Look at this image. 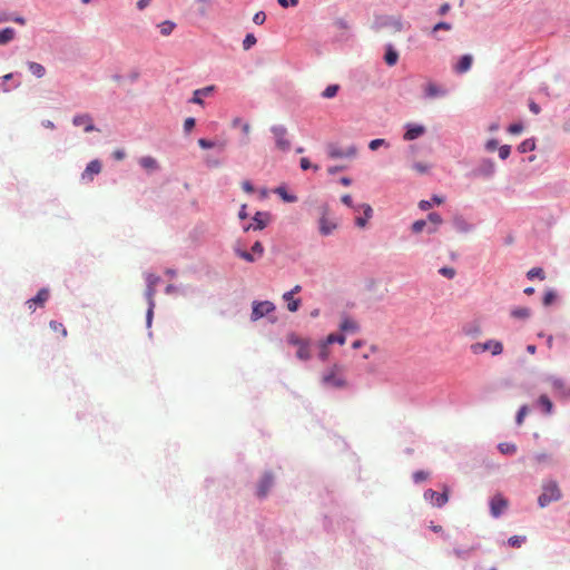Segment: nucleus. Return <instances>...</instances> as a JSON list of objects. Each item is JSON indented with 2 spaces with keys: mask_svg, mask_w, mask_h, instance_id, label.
I'll use <instances>...</instances> for the list:
<instances>
[{
  "mask_svg": "<svg viewBox=\"0 0 570 570\" xmlns=\"http://www.w3.org/2000/svg\"><path fill=\"white\" fill-rule=\"evenodd\" d=\"M287 342L298 347L301 346V344L305 343L306 340L298 337L296 334H289L287 337Z\"/></svg>",
  "mask_w": 570,
  "mask_h": 570,
  "instance_id": "43",
  "label": "nucleus"
},
{
  "mask_svg": "<svg viewBox=\"0 0 570 570\" xmlns=\"http://www.w3.org/2000/svg\"><path fill=\"white\" fill-rule=\"evenodd\" d=\"M511 147L509 145H503L499 148V157L501 159H507L510 156Z\"/></svg>",
  "mask_w": 570,
  "mask_h": 570,
  "instance_id": "47",
  "label": "nucleus"
},
{
  "mask_svg": "<svg viewBox=\"0 0 570 570\" xmlns=\"http://www.w3.org/2000/svg\"><path fill=\"white\" fill-rule=\"evenodd\" d=\"M357 149L355 146H350L346 149H341L340 147L335 145H330L327 147V154L330 158L336 159V158H353L356 156Z\"/></svg>",
  "mask_w": 570,
  "mask_h": 570,
  "instance_id": "8",
  "label": "nucleus"
},
{
  "mask_svg": "<svg viewBox=\"0 0 570 570\" xmlns=\"http://www.w3.org/2000/svg\"><path fill=\"white\" fill-rule=\"evenodd\" d=\"M242 188L245 193L252 194L254 191V187L250 181L244 180L242 183Z\"/></svg>",
  "mask_w": 570,
  "mask_h": 570,
  "instance_id": "63",
  "label": "nucleus"
},
{
  "mask_svg": "<svg viewBox=\"0 0 570 570\" xmlns=\"http://www.w3.org/2000/svg\"><path fill=\"white\" fill-rule=\"evenodd\" d=\"M508 508V500L502 494H495L490 501L491 514L494 518L500 517Z\"/></svg>",
  "mask_w": 570,
  "mask_h": 570,
  "instance_id": "10",
  "label": "nucleus"
},
{
  "mask_svg": "<svg viewBox=\"0 0 570 570\" xmlns=\"http://www.w3.org/2000/svg\"><path fill=\"white\" fill-rule=\"evenodd\" d=\"M215 90V86H207L200 89H196L193 94V98L190 99V102L196 105H204V97H207L212 95Z\"/></svg>",
  "mask_w": 570,
  "mask_h": 570,
  "instance_id": "17",
  "label": "nucleus"
},
{
  "mask_svg": "<svg viewBox=\"0 0 570 570\" xmlns=\"http://www.w3.org/2000/svg\"><path fill=\"white\" fill-rule=\"evenodd\" d=\"M535 149V141L534 139H525L518 146V150L522 154L532 151Z\"/></svg>",
  "mask_w": 570,
  "mask_h": 570,
  "instance_id": "30",
  "label": "nucleus"
},
{
  "mask_svg": "<svg viewBox=\"0 0 570 570\" xmlns=\"http://www.w3.org/2000/svg\"><path fill=\"white\" fill-rule=\"evenodd\" d=\"M561 499V491L556 481H548L542 485V493L538 499V503L541 508L547 507L553 501Z\"/></svg>",
  "mask_w": 570,
  "mask_h": 570,
  "instance_id": "2",
  "label": "nucleus"
},
{
  "mask_svg": "<svg viewBox=\"0 0 570 570\" xmlns=\"http://www.w3.org/2000/svg\"><path fill=\"white\" fill-rule=\"evenodd\" d=\"M50 328L57 333H60L62 337H66L67 336V330L66 327L63 326V324L57 322V321H51L50 324H49Z\"/></svg>",
  "mask_w": 570,
  "mask_h": 570,
  "instance_id": "36",
  "label": "nucleus"
},
{
  "mask_svg": "<svg viewBox=\"0 0 570 570\" xmlns=\"http://www.w3.org/2000/svg\"><path fill=\"white\" fill-rule=\"evenodd\" d=\"M328 354H330L328 344L323 342L322 345H321V351H320L321 360L325 361L328 357Z\"/></svg>",
  "mask_w": 570,
  "mask_h": 570,
  "instance_id": "57",
  "label": "nucleus"
},
{
  "mask_svg": "<svg viewBox=\"0 0 570 570\" xmlns=\"http://www.w3.org/2000/svg\"><path fill=\"white\" fill-rule=\"evenodd\" d=\"M556 298V294L552 292V291H549L544 294L543 296V304L546 306H549L550 304H552V302L554 301Z\"/></svg>",
  "mask_w": 570,
  "mask_h": 570,
  "instance_id": "54",
  "label": "nucleus"
},
{
  "mask_svg": "<svg viewBox=\"0 0 570 570\" xmlns=\"http://www.w3.org/2000/svg\"><path fill=\"white\" fill-rule=\"evenodd\" d=\"M361 208H363L364 210V217H366V219H370L373 214L372 207L368 204H363L361 205Z\"/></svg>",
  "mask_w": 570,
  "mask_h": 570,
  "instance_id": "62",
  "label": "nucleus"
},
{
  "mask_svg": "<svg viewBox=\"0 0 570 570\" xmlns=\"http://www.w3.org/2000/svg\"><path fill=\"white\" fill-rule=\"evenodd\" d=\"M49 298V291L47 288H41L38 294L28 299L27 301V306L28 308L33 312L36 309L37 306H40L42 307L45 305V303L48 301Z\"/></svg>",
  "mask_w": 570,
  "mask_h": 570,
  "instance_id": "11",
  "label": "nucleus"
},
{
  "mask_svg": "<svg viewBox=\"0 0 570 570\" xmlns=\"http://www.w3.org/2000/svg\"><path fill=\"white\" fill-rule=\"evenodd\" d=\"M158 28L163 36H169L173 32V30L175 29V23L169 20H166V21H163L161 23H159Z\"/></svg>",
  "mask_w": 570,
  "mask_h": 570,
  "instance_id": "31",
  "label": "nucleus"
},
{
  "mask_svg": "<svg viewBox=\"0 0 570 570\" xmlns=\"http://www.w3.org/2000/svg\"><path fill=\"white\" fill-rule=\"evenodd\" d=\"M425 131H426V129L422 125L407 124L406 131H405L403 138H404V140L411 141V140L417 139L419 137L424 135Z\"/></svg>",
  "mask_w": 570,
  "mask_h": 570,
  "instance_id": "12",
  "label": "nucleus"
},
{
  "mask_svg": "<svg viewBox=\"0 0 570 570\" xmlns=\"http://www.w3.org/2000/svg\"><path fill=\"white\" fill-rule=\"evenodd\" d=\"M384 60L389 66H394L397 62L399 53L392 48V46L387 47Z\"/></svg>",
  "mask_w": 570,
  "mask_h": 570,
  "instance_id": "26",
  "label": "nucleus"
},
{
  "mask_svg": "<svg viewBox=\"0 0 570 570\" xmlns=\"http://www.w3.org/2000/svg\"><path fill=\"white\" fill-rule=\"evenodd\" d=\"M75 126H82L86 132L94 131L96 128L92 122V118L88 114L76 115L72 119Z\"/></svg>",
  "mask_w": 570,
  "mask_h": 570,
  "instance_id": "13",
  "label": "nucleus"
},
{
  "mask_svg": "<svg viewBox=\"0 0 570 570\" xmlns=\"http://www.w3.org/2000/svg\"><path fill=\"white\" fill-rule=\"evenodd\" d=\"M266 20V14L264 11H258L254 14L253 21L256 24H263Z\"/></svg>",
  "mask_w": 570,
  "mask_h": 570,
  "instance_id": "49",
  "label": "nucleus"
},
{
  "mask_svg": "<svg viewBox=\"0 0 570 570\" xmlns=\"http://www.w3.org/2000/svg\"><path fill=\"white\" fill-rule=\"evenodd\" d=\"M28 68L37 78H42L46 73L45 67L38 62H29Z\"/></svg>",
  "mask_w": 570,
  "mask_h": 570,
  "instance_id": "28",
  "label": "nucleus"
},
{
  "mask_svg": "<svg viewBox=\"0 0 570 570\" xmlns=\"http://www.w3.org/2000/svg\"><path fill=\"white\" fill-rule=\"evenodd\" d=\"M424 92L428 98L442 97L446 95V90L434 82L426 83Z\"/></svg>",
  "mask_w": 570,
  "mask_h": 570,
  "instance_id": "20",
  "label": "nucleus"
},
{
  "mask_svg": "<svg viewBox=\"0 0 570 570\" xmlns=\"http://www.w3.org/2000/svg\"><path fill=\"white\" fill-rule=\"evenodd\" d=\"M384 145H386V141L384 139L377 138V139H373L370 142L368 147L371 150H376L379 147L384 146Z\"/></svg>",
  "mask_w": 570,
  "mask_h": 570,
  "instance_id": "52",
  "label": "nucleus"
},
{
  "mask_svg": "<svg viewBox=\"0 0 570 570\" xmlns=\"http://www.w3.org/2000/svg\"><path fill=\"white\" fill-rule=\"evenodd\" d=\"M287 302V308L289 312H296L301 305V299L298 298H294V296L292 298H289V301H286Z\"/></svg>",
  "mask_w": 570,
  "mask_h": 570,
  "instance_id": "42",
  "label": "nucleus"
},
{
  "mask_svg": "<svg viewBox=\"0 0 570 570\" xmlns=\"http://www.w3.org/2000/svg\"><path fill=\"white\" fill-rule=\"evenodd\" d=\"M195 127V119L193 117L186 118L184 121V130L189 132Z\"/></svg>",
  "mask_w": 570,
  "mask_h": 570,
  "instance_id": "58",
  "label": "nucleus"
},
{
  "mask_svg": "<svg viewBox=\"0 0 570 570\" xmlns=\"http://www.w3.org/2000/svg\"><path fill=\"white\" fill-rule=\"evenodd\" d=\"M345 336L342 335V334H334V333H331L330 335H327L326 340L324 341L326 344H334V343H338L341 345L345 344Z\"/></svg>",
  "mask_w": 570,
  "mask_h": 570,
  "instance_id": "33",
  "label": "nucleus"
},
{
  "mask_svg": "<svg viewBox=\"0 0 570 570\" xmlns=\"http://www.w3.org/2000/svg\"><path fill=\"white\" fill-rule=\"evenodd\" d=\"M430 166L423 163H415L413 165V169L419 174H426L429 171Z\"/></svg>",
  "mask_w": 570,
  "mask_h": 570,
  "instance_id": "48",
  "label": "nucleus"
},
{
  "mask_svg": "<svg viewBox=\"0 0 570 570\" xmlns=\"http://www.w3.org/2000/svg\"><path fill=\"white\" fill-rule=\"evenodd\" d=\"M340 330L345 333H356L360 331V325L353 318L344 316L340 324Z\"/></svg>",
  "mask_w": 570,
  "mask_h": 570,
  "instance_id": "21",
  "label": "nucleus"
},
{
  "mask_svg": "<svg viewBox=\"0 0 570 570\" xmlns=\"http://www.w3.org/2000/svg\"><path fill=\"white\" fill-rule=\"evenodd\" d=\"M498 448L502 454H514L517 452V446L513 443H500Z\"/></svg>",
  "mask_w": 570,
  "mask_h": 570,
  "instance_id": "34",
  "label": "nucleus"
},
{
  "mask_svg": "<svg viewBox=\"0 0 570 570\" xmlns=\"http://www.w3.org/2000/svg\"><path fill=\"white\" fill-rule=\"evenodd\" d=\"M299 165H301V168H302L303 170H307V169H309V168H313L314 170H318V166H317V165L312 166V164H311L309 159H308V158H306V157H303V158L301 159Z\"/></svg>",
  "mask_w": 570,
  "mask_h": 570,
  "instance_id": "46",
  "label": "nucleus"
},
{
  "mask_svg": "<svg viewBox=\"0 0 570 570\" xmlns=\"http://www.w3.org/2000/svg\"><path fill=\"white\" fill-rule=\"evenodd\" d=\"M159 281L160 277L155 274L149 273L146 275L147 288L145 295L147 301H151V298H154L156 294V286L159 283Z\"/></svg>",
  "mask_w": 570,
  "mask_h": 570,
  "instance_id": "16",
  "label": "nucleus"
},
{
  "mask_svg": "<svg viewBox=\"0 0 570 570\" xmlns=\"http://www.w3.org/2000/svg\"><path fill=\"white\" fill-rule=\"evenodd\" d=\"M429 476V473L424 472V471H416L414 474H413V479L415 482H422V481H425Z\"/></svg>",
  "mask_w": 570,
  "mask_h": 570,
  "instance_id": "56",
  "label": "nucleus"
},
{
  "mask_svg": "<svg viewBox=\"0 0 570 570\" xmlns=\"http://www.w3.org/2000/svg\"><path fill=\"white\" fill-rule=\"evenodd\" d=\"M234 252L239 258H242L248 263H253L257 258H261L263 256L264 246L261 242H255L250 248V252H247L246 249L242 248L239 245H236L234 247Z\"/></svg>",
  "mask_w": 570,
  "mask_h": 570,
  "instance_id": "4",
  "label": "nucleus"
},
{
  "mask_svg": "<svg viewBox=\"0 0 570 570\" xmlns=\"http://www.w3.org/2000/svg\"><path fill=\"white\" fill-rule=\"evenodd\" d=\"M451 29H452V26L450 23H448V22H439V23H436L433 27L432 32L434 33V32H436L439 30H446V31H449Z\"/></svg>",
  "mask_w": 570,
  "mask_h": 570,
  "instance_id": "53",
  "label": "nucleus"
},
{
  "mask_svg": "<svg viewBox=\"0 0 570 570\" xmlns=\"http://www.w3.org/2000/svg\"><path fill=\"white\" fill-rule=\"evenodd\" d=\"M425 226H426V222L425 220H423V219L415 220L412 224V232L415 233V234H419V233H421L424 229Z\"/></svg>",
  "mask_w": 570,
  "mask_h": 570,
  "instance_id": "41",
  "label": "nucleus"
},
{
  "mask_svg": "<svg viewBox=\"0 0 570 570\" xmlns=\"http://www.w3.org/2000/svg\"><path fill=\"white\" fill-rule=\"evenodd\" d=\"M338 89H340L338 85H330L322 92V97L326 98V99L333 98V97H335L337 95Z\"/></svg>",
  "mask_w": 570,
  "mask_h": 570,
  "instance_id": "35",
  "label": "nucleus"
},
{
  "mask_svg": "<svg viewBox=\"0 0 570 570\" xmlns=\"http://www.w3.org/2000/svg\"><path fill=\"white\" fill-rule=\"evenodd\" d=\"M530 309L528 307H518L511 311V316L514 318H528L530 316Z\"/></svg>",
  "mask_w": 570,
  "mask_h": 570,
  "instance_id": "32",
  "label": "nucleus"
},
{
  "mask_svg": "<svg viewBox=\"0 0 570 570\" xmlns=\"http://www.w3.org/2000/svg\"><path fill=\"white\" fill-rule=\"evenodd\" d=\"M302 289L301 285H295L291 291L283 294L284 301H289L295 294L299 293Z\"/></svg>",
  "mask_w": 570,
  "mask_h": 570,
  "instance_id": "45",
  "label": "nucleus"
},
{
  "mask_svg": "<svg viewBox=\"0 0 570 570\" xmlns=\"http://www.w3.org/2000/svg\"><path fill=\"white\" fill-rule=\"evenodd\" d=\"M509 544L513 548H520L525 542L524 535H513L508 540Z\"/></svg>",
  "mask_w": 570,
  "mask_h": 570,
  "instance_id": "37",
  "label": "nucleus"
},
{
  "mask_svg": "<svg viewBox=\"0 0 570 570\" xmlns=\"http://www.w3.org/2000/svg\"><path fill=\"white\" fill-rule=\"evenodd\" d=\"M256 42H257L256 37L253 33L246 35V37L243 41L244 50L250 49Z\"/></svg>",
  "mask_w": 570,
  "mask_h": 570,
  "instance_id": "39",
  "label": "nucleus"
},
{
  "mask_svg": "<svg viewBox=\"0 0 570 570\" xmlns=\"http://www.w3.org/2000/svg\"><path fill=\"white\" fill-rule=\"evenodd\" d=\"M428 219L430 223L434 224L435 226H439L443 223L442 217L438 213H430L428 215Z\"/></svg>",
  "mask_w": 570,
  "mask_h": 570,
  "instance_id": "44",
  "label": "nucleus"
},
{
  "mask_svg": "<svg viewBox=\"0 0 570 570\" xmlns=\"http://www.w3.org/2000/svg\"><path fill=\"white\" fill-rule=\"evenodd\" d=\"M528 412H529V407L527 405H522L519 409V411L517 413V417H515V422L518 425H521L523 423V420L527 416Z\"/></svg>",
  "mask_w": 570,
  "mask_h": 570,
  "instance_id": "40",
  "label": "nucleus"
},
{
  "mask_svg": "<svg viewBox=\"0 0 570 570\" xmlns=\"http://www.w3.org/2000/svg\"><path fill=\"white\" fill-rule=\"evenodd\" d=\"M538 404L542 407V410L546 414L552 413V409H553L552 402L546 394H542L539 396Z\"/></svg>",
  "mask_w": 570,
  "mask_h": 570,
  "instance_id": "25",
  "label": "nucleus"
},
{
  "mask_svg": "<svg viewBox=\"0 0 570 570\" xmlns=\"http://www.w3.org/2000/svg\"><path fill=\"white\" fill-rule=\"evenodd\" d=\"M498 148L497 139H489L485 144V149L490 153L494 151Z\"/></svg>",
  "mask_w": 570,
  "mask_h": 570,
  "instance_id": "60",
  "label": "nucleus"
},
{
  "mask_svg": "<svg viewBox=\"0 0 570 570\" xmlns=\"http://www.w3.org/2000/svg\"><path fill=\"white\" fill-rule=\"evenodd\" d=\"M275 193L286 203H295L297 197L287 193L285 187H277Z\"/></svg>",
  "mask_w": 570,
  "mask_h": 570,
  "instance_id": "29",
  "label": "nucleus"
},
{
  "mask_svg": "<svg viewBox=\"0 0 570 570\" xmlns=\"http://www.w3.org/2000/svg\"><path fill=\"white\" fill-rule=\"evenodd\" d=\"M470 350L473 354L478 355L484 352H490L491 355L497 356L502 354L503 344L497 340H489L487 342H478L470 346Z\"/></svg>",
  "mask_w": 570,
  "mask_h": 570,
  "instance_id": "3",
  "label": "nucleus"
},
{
  "mask_svg": "<svg viewBox=\"0 0 570 570\" xmlns=\"http://www.w3.org/2000/svg\"><path fill=\"white\" fill-rule=\"evenodd\" d=\"M297 358L302 361H307L311 358V350H309V343L306 341L305 343L301 344V346L297 347L296 352Z\"/></svg>",
  "mask_w": 570,
  "mask_h": 570,
  "instance_id": "24",
  "label": "nucleus"
},
{
  "mask_svg": "<svg viewBox=\"0 0 570 570\" xmlns=\"http://www.w3.org/2000/svg\"><path fill=\"white\" fill-rule=\"evenodd\" d=\"M425 500L430 501L433 507L441 508L443 507L448 500V491L444 490L442 493H439L432 489H429L424 492Z\"/></svg>",
  "mask_w": 570,
  "mask_h": 570,
  "instance_id": "9",
  "label": "nucleus"
},
{
  "mask_svg": "<svg viewBox=\"0 0 570 570\" xmlns=\"http://www.w3.org/2000/svg\"><path fill=\"white\" fill-rule=\"evenodd\" d=\"M527 276L529 279H533L534 277H538L540 279H544V273H543V269L540 268V267H534V268H531L528 273H527Z\"/></svg>",
  "mask_w": 570,
  "mask_h": 570,
  "instance_id": "38",
  "label": "nucleus"
},
{
  "mask_svg": "<svg viewBox=\"0 0 570 570\" xmlns=\"http://www.w3.org/2000/svg\"><path fill=\"white\" fill-rule=\"evenodd\" d=\"M16 31L13 28H4L0 30V45H6L14 38Z\"/></svg>",
  "mask_w": 570,
  "mask_h": 570,
  "instance_id": "27",
  "label": "nucleus"
},
{
  "mask_svg": "<svg viewBox=\"0 0 570 570\" xmlns=\"http://www.w3.org/2000/svg\"><path fill=\"white\" fill-rule=\"evenodd\" d=\"M336 229V224L330 220L326 216V209L323 216L320 218V232L322 235L327 236Z\"/></svg>",
  "mask_w": 570,
  "mask_h": 570,
  "instance_id": "19",
  "label": "nucleus"
},
{
  "mask_svg": "<svg viewBox=\"0 0 570 570\" xmlns=\"http://www.w3.org/2000/svg\"><path fill=\"white\" fill-rule=\"evenodd\" d=\"M322 384L327 387L344 389L347 386V381L344 375V367L340 364H333L322 375Z\"/></svg>",
  "mask_w": 570,
  "mask_h": 570,
  "instance_id": "1",
  "label": "nucleus"
},
{
  "mask_svg": "<svg viewBox=\"0 0 570 570\" xmlns=\"http://www.w3.org/2000/svg\"><path fill=\"white\" fill-rule=\"evenodd\" d=\"M274 311H275V305L269 301L254 302L250 320L253 322H256L259 318L271 314Z\"/></svg>",
  "mask_w": 570,
  "mask_h": 570,
  "instance_id": "6",
  "label": "nucleus"
},
{
  "mask_svg": "<svg viewBox=\"0 0 570 570\" xmlns=\"http://www.w3.org/2000/svg\"><path fill=\"white\" fill-rule=\"evenodd\" d=\"M473 62V58L471 55H464L461 57L456 66L454 67L455 72L458 73H464L466 72Z\"/></svg>",
  "mask_w": 570,
  "mask_h": 570,
  "instance_id": "22",
  "label": "nucleus"
},
{
  "mask_svg": "<svg viewBox=\"0 0 570 570\" xmlns=\"http://www.w3.org/2000/svg\"><path fill=\"white\" fill-rule=\"evenodd\" d=\"M139 164L142 168L147 170H156L158 168V163L154 157L145 156L139 159Z\"/></svg>",
  "mask_w": 570,
  "mask_h": 570,
  "instance_id": "23",
  "label": "nucleus"
},
{
  "mask_svg": "<svg viewBox=\"0 0 570 570\" xmlns=\"http://www.w3.org/2000/svg\"><path fill=\"white\" fill-rule=\"evenodd\" d=\"M439 273L448 278H453L455 276V271L452 267H442Z\"/></svg>",
  "mask_w": 570,
  "mask_h": 570,
  "instance_id": "50",
  "label": "nucleus"
},
{
  "mask_svg": "<svg viewBox=\"0 0 570 570\" xmlns=\"http://www.w3.org/2000/svg\"><path fill=\"white\" fill-rule=\"evenodd\" d=\"M198 145L203 149H209V148L215 147V142H213V141H210L208 139H205V138L198 139Z\"/></svg>",
  "mask_w": 570,
  "mask_h": 570,
  "instance_id": "55",
  "label": "nucleus"
},
{
  "mask_svg": "<svg viewBox=\"0 0 570 570\" xmlns=\"http://www.w3.org/2000/svg\"><path fill=\"white\" fill-rule=\"evenodd\" d=\"M522 130H523L522 124H512L508 127V131L512 135H518V134L522 132Z\"/></svg>",
  "mask_w": 570,
  "mask_h": 570,
  "instance_id": "51",
  "label": "nucleus"
},
{
  "mask_svg": "<svg viewBox=\"0 0 570 570\" xmlns=\"http://www.w3.org/2000/svg\"><path fill=\"white\" fill-rule=\"evenodd\" d=\"M433 205V202H429V200H421L419 203V208L422 209V210H429Z\"/></svg>",
  "mask_w": 570,
  "mask_h": 570,
  "instance_id": "64",
  "label": "nucleus"
},
{
  "mask_svg": "<svg viewBox=\"0 0 570 570\" xmlns=\"http://www.w3.org/2000/svg\"><path fill=\"white\" fill-rule=\"evenodd\" d=\"M271 130L274 135V138L276 141V147L282 151L289 150L291 141L287 138V129L282 125H277V126H273L271 128Z\"/></svg>",
  "mask_w": 570,
  "mask_h": 570,
  "instance_id": "5",
  "label": "nucleus"
},
{
  "mask_svg": "<svg viewBox=\"0 0 570 570\" xmlns=\"http://www.w3.org/2000/svg\"><path fill=\"white\" fill-rule=\"evenodd\" d=\"M254 223L245 228V230L254 229L261 230L264 229L269 220V215L267 213L257 212L253 218Z\"/></svg>",
  "mask_w": 570,
  "mask_h": 570,
  "instance_id": "15",
  "label": "nucleus"
},
{
  "mask_svg": "<svg viewBox=\"0 0 570 570\" xmlns=\"http://www.w3.org/2000/svg\"><path fill=\"white\" fill-rule=\"evenodd\" d=\"M550 460V455L548 453H539L534 456V461L538 464H541L543 462H548Z\"/></svg>",
  "mask_w": 570,
  "mask_h": 570,
  "instance_id": "59",
  "label": "nucleus"
},
{
  "mask_svg": "<svg viewBox=\"0 0 570 570\" xmlns=\"http://www.w3.org/2000/svg\"><path fill=\"white\" fill-rule=\"evenodd\" d=\"M278 3L283 7V8H287V7H296L298 4V0H277Z\"/></svg>",
  "mask_w": 570,
  "mask_h": 570,
  "instance_id": "61",
  "label": "nucleus"
},
{
  "mask_svg": "<svg viewBox=\"0 0 570 570\" xmlns=\"http://www.w3.org/2000/svg\"><path fill=\"white\" fill-rule=\"evenodd\" d=\"M274 483V476L272 473H265L261 479L257 487V495L259 498H265Z\"/></svg>",
  "mask_w": 570,
  "mask_h": 570,
  "instance_id": "14",
  "label": "nucleus"
},
{
  "mask_svg": "<svg viewBox=\"0 0 570 570\" xmlns=\"http://www.w3.org/2000/svg\"><path fill=\"white\" fill-rule=\"evenodd\" d=\"M101 171V164L99 160H91L85 171L82 173V179L92 180L95 175H98Z\"/></svg>",
  "mask_w": 570,
  "mask_h": 570,
  "instance_id": "18",
  "label": "nucleus"
},
{
  "mask_svg": "<svg viewBox=\"0 0 570 570\" xmlns=\"http://www.w3.org/2000/svg\"><path fill=\"white\" fill-rule=\"evenodd\" d=\"M547 382L550 384L552 391L558 397H570V385H567L562 379L550 376L547 379Z\"/></svg>",
  "mask_w": 570,
  "mask_h": 570,
  "instance_id": "7",
  "label": "nucleus"
}]
</instances>
